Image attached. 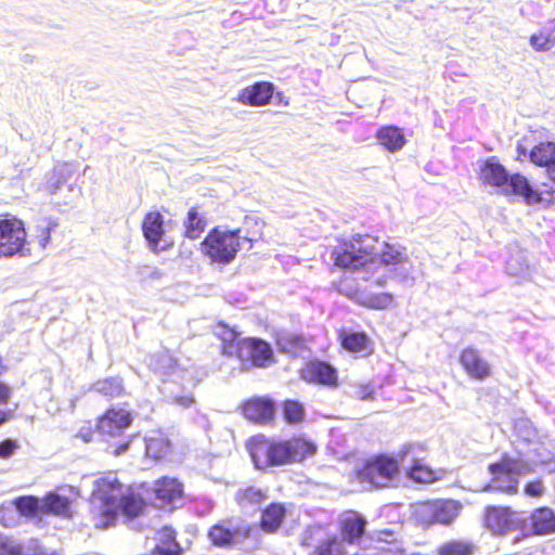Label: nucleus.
Returning a JSON list of instances; mask_svg holds the SVG:
<instances>
[{"instance_id":"f257e3e1","label":"nucleus","mask_w":555,"mask_h":555,"mask_svg":"<svg viewBox=\"0 0 555 555\" xmlns=\"http://www.w3.org/2000/svg\"><path fill=\"white\" fill-rule=\"evenodd\" d=\"M246 449L254 466L258 470L302 463L318 452L317 442L306 434L289 438H270L263 434L249 437Z\"/></svg>"},{"instance_id":"f03ea898","label":"nucleus","mask_w":555,"mask_h":555,"mask_svg":"<svg viewBox=\"0 0 555 555\" xmlns=\"http://www.w3.org/2000/svg\"><path fill=\"white\" fill-rule=\"evenodd\" d=\"M478 178L486 186L499 188L505 195L521 197L527 205L550 206L555 201V190L547 183L533 188L520 172L509 175L496 157H488L479 167Z\"/></svg>"},{"instance_id":"7ed1b4c3","label":"nucleus","mask_w":555,"mask_h":555,"mask_svg":"<svg viewBox=\"0 0 555 555\" xmlns=\"http://www.w3.org/2000/svg\"><path fill=\"white\" fill-rule=\"evenodd\" d=\"M401 465L398 459L386 453H378L365 459L352 473L353 480L369 489H385L399 478Z\"/></svg>"},{"instance_id":"20e7f679","label":"nucleus","mask_w":555,"mask_h":555,"mask_svg":"<svg viewBox=\"0 0 555 555\" xmlns=\"http://www.w3.org/2000/svg\"><path fill=\"white\" fill-rule=\"evenodd\" d=\"M488 472L491 479L482 487V491L513 496L519 490L518 476L530 472V468L525 469L518 460L503 453L498 462L489 464Z\"/></svg>"},{"instance_id":"39448f33","label":"nucleus","mask_w":555,"mask_h":555,"mask_svg":"<svg viewBox=\"0 0 555 555\" xmlns=\"http://www.w3.org/2000/svg\"><path fill=\"white\" fill-rule=\"evenodd\" d=\"M241 248V230L233 231L216 227L211 229L201 243V251L212 263L229 264Z\"/></svg>"},{"instance_id":"423d86ee","label":"nucleus","mask_w":555,"mask_h":555,"mask_svg":"<svg viewBox=\"0 0 555 555\" xmlns=\"http://www.w3.org/2000/svg\"><path fill=\"white\" fill-rule=\"evenodd\" d=\"M253 531V526L243 524L240 518L225 517L212 524L206 535L212 546L229 550L245 542Z\"/></svg>"},{"instance_id":"0eeeda50","label":"nucleus","mask_w":555,"mask_h":555,"mask_svg":"<svg viewBox=\"0 0 555 555\" xmlns=\"http://www.w3.org/2000/svg\"><path fill=\"white\" fill-rule=\"evenodd\" d=\"M27 232L23 220L14 216L0 218V258L25 256Z\"/></svg>"},{"instance_id":"6e6552de","label":"nucleus","mask_w":555,"mask_h":555,"mask_svg":"<svg viewBox=\"0 0 555 555\" xmlns=\"http://www.w3.org/2000/svg\"><path fill=\"white\" fill-rule=\"evenodd\" d=\"M461 504L454 500H434L417 504L415 516L420 524L428 527L434 524L450 525L460 514Z\"/></svg>"},{"instance_id":"1a4fd4ad","label":"nucleus","mask_w":555,"mask_h":555,"mask_svg":"<svg viewBox=\"0 0 555 555\" xmlns=\"http://www.w3.org/2000/svg\"><path fill=\"white\" fill-rule=\"evenodd\" d=\"M299 378L308 385L335 389L340 385L338 370L328 361L313 358L304 363Z\"/></svg>"},{"instance_id":"9d476101","label":"nucleus","mask_w":555,"mask_h":555,"mask_svg":"<svg viewBox=\"0 0 555 555\" xmlns=\"http://www.w3.org/2000/svg\"><path fill=\"white\" fill-rule=\"evenodd\" d=\"M482 526L496 537H504L518 528L517 512L507 505L485 506Z\"/></svg>"},{"instance_id":"9b49d317","label":"nucleus","mask_w":555,"mask_h":555,"mask_svg":"<svg viewBox=\"0 0 555 555\" xmlns=\"http://www.w3.org/2000/svg\"><path fill=\"white\" fill-rule=\"evenodd\" d=\"M334 266L343 269H358L365 264L369 253L361 246V236L338 240L331 251Z\"/></svg>"},{"instance_id":"f8f14e48","label":"nucleus","mask_w":555,"mask_h":555,"mask_svg":"<svg viewBox=\"0 0 555 555\" xmlns=\"http://www.w3.org/2000/svg\"><path fill=\"white\" fill-rule=\"evenodd\" d=\"M241 347L236 359L242 363H250L256 367H264L273 360V351L269 343L261 338L247 337L240 340Z\"/></svg>"},{"instance_id":"ddd939ff","label":"nucleus","mask_w":555,"mask_h":555,"mask_svg":"<svg viewBox=\"0 0 555 555\" xmlns=\"http://www.w3.org/2000/svg\"><path fill=\"white\" fill-rule=\"evenodd\" d=\"M132 421L133 415L130 411L119 406H109L96 418L95 430L103 436L115 437L130 427Z\"/></svg>"},{"instance_id":"4468645a","label":"nucleus","mask_w":555,"mask_h":555,"mask_svg":"<svg viewBox=\"0 0 555 555\" xmlns=\"http://www.w3.org/2000/svg\"><path fill=\"white\" fill-rule=\"evenodd\" d=\"M242 416L256 425H267L275 418V403L269 397L254 396L240 406Z\"/></svg>"},{"instance_id":"2eb2a0df","label":"nucleus","mask_w":555,"mask_h":555,"mask_svg":"<svg viewBox=\"0 0 555 555\" xmlns=\"http://www.w3.org/2000/svg\"><path fill=\"white\" fill-rule=\"evenodd\" d=\"M459 363L470 379L482 382L492 376L493 372L490 363L481 356L479 350L472 346L461 350Z\"/></svg>"},{"instance_id":"dca6fc26","label":"nucleus","mask_w":555,"mask_h":555,"mask_svg":"<svg viewBox=\"0 0 555 555\" xmlns=\"http://www.w3.org/2000/svg\"><path fill=\"white\" fill-rule=\"evenodd\" d=\"M337 339L343 350L359 357L369 358L375 351L374 341L364 331L340 328Z\"/></svg>"},{"instance_id":"f3484780","label":"nucleus","mask_w":555,"mask_h":555,"mask_svg":"<svg viewBox=\"0 0 555 555\" xmlns=\"http://www.w3.org/2000/svg\"><path fill=\"white\" fill-rule=\"evenodd\" d=\"M153 493L159 507L172 509L184 496L183 483L173 477L164 476L154 481Z\"/></svg>"},{"instance_id":"a211bd4d","label":"nucleus","mask_w":555,"mask_h":555,"mask_svg":"<svg viewBox=\"0 0 555 555\" xmlns=\"http://www.w3.org/2000/svg\"><path fill=\"white\" fill-rule=\"evenodd\" d=\"M275 93V86L271 81H257L243 88L236 95V101L246 106L268 105Z\"/></svg>"},{"instance_id":"6ab92c4d","label":"nucleus","mask_w":555,"mask_h":555,"mask_svg":"<svg viewBox=\"0 0 555 555\" xmlns=\"http://www.w3.org/2000/svg\"><path fill=\"white\" fill-rule=\"evenodd\" d=\"M366 519L356 511H347L338 522V531L343 543L354 544L360 542L365 533Z\"/></svg>"},{"instance_id":"aec40b11","label":"nucleus","mask_w":555,"mask_h":555,"mask_svg":"<svg viewBox=\"0 0 555 555\" xmlns=\"http://www.w3.org/2000/svg\"><path fill=\"white\" fill-rule=\"evenodd\" d=\"M119 514L118 503L89 499V515L94 528L115 526Z\"/></svg>"},{"instance_id":"412c9836","label":"nucleus","mask_w":555,"mask_h":555,"mask_svg":"<svg viewBox=\"0 0 555 555\" xmlns=\"http://www.w3.org/2000/svg\"><path fill=\"white\" fill-rule=\"evenodd\" d=\"M124 485L115 474H107L94 480L90 499L118 503Z\"/></svg>"},{"instance_id":"4be33fe9","label":"nucleus","mask_w":555,"mask_h":555,"mask_svg":"<svg viewBox=\"0 0 555 555\" xmlns=\"http://www.w3.org/2000/svg\"><path fill=\"white\" fill-rule=\"evenodd\" d=\"M141 228L150 248L158 251L159 243L165 234L164 216L158 210L147 211L142 219Z\"/></svg>"},{"instance_id":"5701e85b","label":"nucleus","mask_w":555,"mask_h":555,"mask_svg":"<svg viewBox=\"0 0 555 555\" xmlns=\"http://www.w3.org/2000/svg\"><path fill=\"white\" fill-rule=\"evenodd\" d=\"M531 535H551L555 533V512L548 506L533 508L529 514Z\"/></svg>"},{"instance_id":"b1692460","label":"nucleus","mask_w":555,"mask_h":555,"mask_svg":"<svg viewBox=\"0 0 555 555\" xmlns=\"http://www.w3.org/2000/svg\"><path fill=\"white\" fill-rule=\"evenodd\" d=\"M285 517V505L283 503L272 502L260 511L258 527L262 532L273 534L282 527Z\"/></svg>"},{"instance_id":"393cba45","label":"nucleus","mask_w":555,"mask_h":555,"mask_svg":"<svg viewBox=\"0 0 555 555\" xmlns=\"http://www.w3.org/2000/svg\"><path fill=\"white\" fill-rule=\"evenodd\" d=\"M183 548L177 541V532L170 526H164L155 533V545L149 555H182Z\"/></svg>"},{"instance_id":"a878e982","label":"nucleus","mask_w":555,"mask_h":555,"mask_svg":"<svg viewBox=\"0 0 555 555\" xmlns=\"http://www.w3.org/2000/svg\"><path fill=\"white\" fill-rule=\"evenodd\" d=\"M42 509L46 515H53L62 518H72L74 512V501L55 491L47 492L42 498Z\"/></svg>"},{"instance_id":"bb28decb","label":"nucleus","mask_w":555,"mask_h":555,"mask_svg":"<svg viewBox=\"0 0 555 555\" xmlns=\"http://www.w3.org/2000/svg\"><path fill=\"white\" fill-rule=\"evenodd\" d=\"M207 227V220L205 212L202 210L199 205L191 207L183 221V235L191 240L199 238L205 232Z\"/></svg>"},{"instance_id":"cd10ccee","label":"nucleus","mask_w":555,"mask_h":555,"mask_svg":"<svg viewBox=\"0 0 555 555\" xmlns=\"http://www.w3.org/2000/svg\"><path fill=\"white\" fill-rule=\"evenodd\" d=\"M42 548L38 539L26 543H17L12 539H0V555H41Z\"/></svg>"},{"instance_id":"c85d7f7f","label":"nucleus","mask_w":555,"mask_h":555,"mask_svg":"<svg viewBox=\"0 0 555 555\" xmlns=\"http://www.w3.org/2000/svg\"><path fill=\"white\" fill-rule=\"evenodd\" d=\"M376 139L389 152H397L406 143L402 129L391 125L380 127L376 131Z\"/></svg>"},{"instance_id":"c756f323","label":"nucleus","mask_w":555,"mask_h":555,"mask_svg":"<svg viewBox=\"0 0 555 555\" xmlns=\"http://www.w3.org/2000/svg\"><path fill=\"white\" fill-rule=\"evenodd\" d=\"M92 389L108 401L121 398L126 395L124 379L119 376L98 379L92 385Z\"/></svg>"},{"instance_id":"7c9ffc66","label":"nucleus","mask_w":555,"mask_h":555,"mask_svg":"<svg viewBox=\"0 0 555 555\" xmlns=\"http://www.w3.org/2000/svg\"><path fill=\"white\" fill-rule=\"evenodd\" d=\"M216 336L221 340V353L225 357H236L241 347L238 333L223 322L216 326Z\"/></svg>"},{"instance_id":"2f4dec72","label":"nucleus","mask_w":555,"mask_h":555,"mask_svg":"<svg viewBox=\"0 0 555 555\" xmlns=\"http://www.w3.org/2000/svg\"><path fill=\"white\" fill-rule=\"evenodd\" d=\"M118 506L125 517L134 519L144 513L147 503L140 494L129 491L121 494Z\"/></svg>"},{"instance_id":"473e14b6","label":"nucleus","mask_w":555,"mask_h":555,"mask_svg":"<svg viewBox=\"0 0 555 555\" xmlns=\"http://www.w3.org/2000/svg\"><path fill=\"white\" fill-rule=\"evenodd\" d=\"M281 414L284 423L289 426L301 425L306 420V406L296 399H285L281 404Z\"/></svg>"},{"instance_id":"72a5a7b5","label":"nucleus","mask_w":555,"mask_h":555,"mask_svg":"<svg viewBox=\"0 0 555 555\" xmlns=\"http://www.w3.org/2000/svg\"><path fill=\"white\" fill-rule=\"evenodd\" d=\"M529 160L538 167L547 168L555 162V142L541 141L529 151Z\"/></svg>"},{"instance_id":"f704fd0d","label":"nucleus","mask_w":555,"mask_h":555,"mask_svg":"<svg viewBox=\"0 0 555 555\" xmlns=\"http://www.w3.org/2000/svg\"><path fill=\"white\" fill-rule=\"evenodd\" d=\"M406 477L416 483H433L439 480L440 474L423 460H415L406 469Z\"/></svg>"},{"instance_id":"c9c22d12","label":"nucleus","mask_w":555,"mask_h":555,"mask_svg":"<svg viewBox=\"0 0 555 555\" xmlns=\"http://www.w3.org/2000/svg\"><path fill=\"white\" fill-rule=\"evenodd\" d=\"M476 545L467 539H453L441 543L437 547V555H473Z\"/></svg>"},{"instance_id":"e433bc0d","label":"nucleus","mask_w":555,"mask_h":555,"mask_svg":"<svg viewBox=\"0 0 555 555\" xmlns=\"http://www.w3.org/2000/svg\"><path fill=\"white\" fill-rule=\"evenodd\" d=\"M264 221L260 218L246 217L244 225L241 230V240L249 243V247L254 243L259 242L263 237Z\"/></svg>"},{"instance_id":"4c0bfd02","label":"nucleus","mask_w":555,"mask_h":555,"mask_svg":"<svg viewBox=\"0 0 555 555\" xmlns=\"http://www.w3.org/2000/svg\"><path fill=\"white\" fill-rule=\"evenodd\" d=\"M14 506L17 512L27 518H33L39 514H43L42 500L34 495H23L14 500Z\"/></svg>"},{"instance_id":"58836bf2","label":"nucleus","mask_w":555,"mask_h":555,"mask_svg":"<svg viewBox=\"0 0 555 555\" xmlns=\"http://www.w3.org/2000/svg\"><path fill=\"white\" fill-rule=\"evenodd\" d=\"M267 499V492L254 486L237 490L235 501L240 506L259 505Z\"/></svg>"},{"instance_id":"ea45409f","label":"nucleus","mask_w":555,"mask_h":555,"mask_svg":"<svg viewBox=\"0 0 555 555\" xmlns=\"http://www.w3.org/2000/svg\"><path fill=\"white\" fill-rule=\"evenodd\" d=\"M395 298L390 293L369 294L361 300V305L369 309L386 310L393 306Z\"/></svg>"},{"instance_id":"a19ab883","label":"nucleus","mask_w":555,"mask_h":555,"mask_svg":"<svg viewBox=\"0 0 555 555\" xmlns=\"http://www.w3.org/2000/svg\"><path fill=\"white\" fill-rule=\"evenodd\" d=\"M529 41L533 50L544 52L555 47V35L548 29H541L532 34Z\"/></svg>"},{"instance_id":"79ce46f5","label":"nucleus","mask_w":555,"mask_h":555,"mask_svg":"<svg viewBox=\"0 0 555 555\" xmlns=\"http://www.w3.org/2000/svg\"><path fill=\"white\" fill-rule=\"evenodd\" d=\"M403 247H397L389 243H384L383 248L379 253V259L385 264L397 266L405 260Z\"/></svg>"},{"instance_id":"37998d69","label":"nucleus","mask_w":555,"mask_h":555,"mask_svg":"<svg viewBox=\"0 0 555 555\" xmlns=\"http://www.w3.org/2000/svg\"><path fill=\"white\" fill-rule=\"evenodd\" d=\"M12 388L5 382L0 380V428L13 417V412L4 406L11 401Z\"/></svg>"},{"instance_id":"c03bdc74","label":"nucleus","mask_w":555,"mask_h":555,"mask_svg":"<svg viewBox=\"0 0 555 555\" xmlns=\"http://www.w3.org/2000/svg\"><path fill=\"white\" fill-rule=\"evenodd\" d=\"M54 222L42 220L35 227V240L41 248H46L51 241V233L55 229Z\"/></svg>"},{"instance_id":"a18cd8bd","label":"nucleus","mask_w":555,"mask_h":555,"mask_svg":"<svg viewBox=\"0 0 555 555\" xmlns=\"http://www.w3.org/2000/svg\"><path fill=\"white\" fill-rule=\"evenodd\" d=\"M354 398L359 401H374L375 400V386L372 382H362L356 385Z\"/></svg>"},{"instance_id":"49530a36","label":"nucleus","mask_w":555,"mask_h":555,"mask_svg":"<svg viewBox=\"0 0 555 555\" xmlns=\"http://www.w3.org/2000/svg\"><path fill=\"white\" fill-rule=\"evenodd\" d=\"M545 487L544 482L541 478H537L534 480H531L527 482L524 487V493L527 496L531 498H540L544 494Z\"/></svg>"},{"instance_id":"de8ad7c7","label":"nucleus","mask_w":555,"mask_h":555,"mask_svg":"<svg viewBox=\"0 0 555 555\" xmlns=\"http://www.w3.org/2000/svg\"><path fill=\"white\" fill-rule=\"evenodd\" d=\"M20 449V444L17 440L5 438L0 441V459H9L11 457L17 450Z\"/></svg>"},{"instance_id":"09e8293b","label":"nucleus","mask_w":555,"mask_h":555,"mask_svg":"<svg viewBox=\"0 0 555 555\" xmlns=\"http://www.w3.org/2000/svg\"><path fill=\"white\" fill-rule=\"evenodd\" d=\"M194 402L195 399L190 392L172 397V403L182 408H190Z\"/></svg>"},{"instance_id":"8fccbe9b","label":"nucleus","mask_w":555,"mask_h":555,"mask_svg":"<svg viewBox=\"0 0 555 555\" xmlns=\"http://www.w3.org/2000/svg\"><path fill=\"white\" fill-rule=\"evenodd\" d=\"M94 429L92 427H81L77 436L85 442H90L93 439Z\"/></svg>"},{"instance_id":"3c124183","label":"nucleus","mask_w":555,"mask_h":555,"mask_svg":"<svg viewBox=\"0 0 555 555\" xmlns=\"http://www.w3.org/2000/svg\"><path fill=\"white\" fill-rule=\"evenodd\" d=\"M376 540L377 541H384V542H392L393 539V531L391 530H379L376 532Z\"/></svg>"},{"instance_id":"603ef678","label":"nucleus","mask_w":555,"mask_h":555,"mask_svg":"<svg viewBox=\"0 0 555 555\" xmlns=\"http://www.w3.org/2000/svg\"><path fill=\"white\" fill-rule=\"evenodd\" d=\"M275 99H276L278 104H282L283 106L289 105V98H287L283 91L276 92Z\"/></svg>"},{"instance_id":"864d4df0","label":"nucleus","mask_w":555,"mask_h":555,"mask_svg":"<svg viewBox=\"0 0 555 555\" xmlns=\"http://www.w3.org/2000/svg\"><path fill=\"white\" fill-rule=\"evenodd\" d=\"M129 444H130L129 440L124 443L118 444L116 447V449L113 451V454L116 456L120 455L121 453H124L125 451L128 450Z\"/></svg>"},{"instance_id":"5fc2aeb1","label":"nucleus","mask_w":555,"mask_h":555,"mask_svg":"<svg viewBox=\"0 0 555 555\" xmlns=\"http://www.w3.org/2000/svg\"><path fill=\"white\" fill-rule=\"evenodd\" d=\"M546 175L548 179L555 184V160L551 166L546 168Z\"/></svg>"},{"instance_id":"6e6d98bb","label":"nucleus","mask_w":555,"mask_h":555,"mask_svg":"<svg viewBox=\"0 0 555 555\" xmlns=\"http://www.w3.org/2000/svg\"><path fill=\"white\" fill-rule=\"evenodd\" d=\"M8 370L9 365L7 364L4 357L0 354V376L5 374Z\"/></svg>"},{"instance_id":"4d7b16f0","label":"nucleus","mask_w":555,"mask_h":555,"mask_svg":"<svg viewBox=\"0 0 555 555\" xmlns=\"http://www.w3.org/2000/svg\"><path fill=\"white\" fill-rule=\"evenodd\" d=\"M517 153H518V157L527 156L529 158V151L526 149V146H524L521 144L517 145Z\"/></svg>"},{"instance_id":"13d9d810","label":"nucleus","mask_w":555,"mask_h":555,"mask_svg":"<svg viewBox=\"0 0 555 555\" xmlns=\"http://www.w3.org/2000/svg\"><path fill=\"white\" fill-rule=\"evenodd\" d=\"M159 443L158 440H155V439H151L147 443V452L149 453H152V450L153 448L155 447V444Z\"/></svg>"},{"instance_id":"bf43d9fd","label":"nucleus","mask_w":555,"mask_h":555,"mask_svg":"<svg viewBox=\"0 0 555 555\" xmlns=\"http://www.w3.org/2000/svg\"><path fill=\"white\" fill-rule=\"evenodd\" d=\"M386 284V280L385 279H379L376 281V285L378 286H384Z\"/></svg>"},{"instance_id":"052dcab7","label":"nucleus","mask_w":555,"mask_h":555,"mask_svg":"<svg viewBox=\"0 0 555 555\" xmlns=\"http://www.w3.org/2000/svg\"><path fill=\"white\" fill-rule=\"evenodd\" d=\"M170 246H172V243H169L167 246H163L162 249H167L169 248Z\"/></svg>"}]
</instances>
